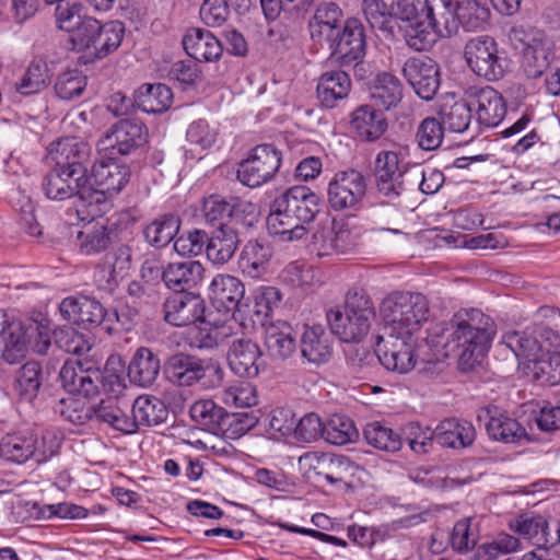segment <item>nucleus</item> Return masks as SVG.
Listing matches in <instances>:
<instances>
[{"mask_svg":"<svg viewBox=\"0 0 560 560\" xmlns=\"http://www.w3.org/2000/svg\"><path fill=\"white\" fill-rule=\"evenodd\" d=\"M113 235L114 229L101 222L86 224L78 232V249L83 255L100 254L112 244Z\"/></svg>","mask_w":560,"mask_h":560,"instance_id":"46","label":"nucleus"},{"mask_svg":"<svg viewBox=\"0 0 560 560\" xmlns=\"http://www.w3.org/2000/svg\"><path fill=\"white\" fill-rule=\"evenodd\" d=\"M402 91L400 80L389 72H378L369 88L373 105L382 110L396 107L402 98Z\"/></svg>","mask_w":560,"mask_h":560,"instance_id":"38","label":"nucleus"},{"mask_svg":"<svg viewBox=\"0 0 560 560\" xmlns=\"http://www.w3.org/2000/svg\"><path fill=\"white\" fill-rule=\"evenodd\" d=\"M42 385V369L38 362L28 361L19 371L15 380V389L19 395L32 401Z\"/></svg>","mask_w":560,"mask_h":560,"instance_id":"59","label":"nucleus"},{"mask_svg":"<svg viewBox=\"0 0 560 560\" xmlns=\"http://www.w3.org/2000/svg\"><path fill=\"white\" fill-rule=\"evenodd\" d=\"M351 129L360 140L373 142L387 130V119L381 108L374 105H361L351 114Z\"/></svg>","mask_w":560,"mask_h":560,"instance_id":"29","label":"nucleus"},{"mask_svg":"<svg viewBox=\"0 0 560 560\" xmlns=\"http://www.w3.org/2000/svg\"><path fill=\"white\" fill-rule=\"evenodd\" d=\"M407 163L401 150H382L374 161L375 188L377 194L394 202L406 190Z\"/></svg>","mask_w":560,"mask_h":560,"instance_id":"7","label":"nucleus"},{"mask_svg":"<svg viewBox=\"0 0 560 560\" xmlns=\"http://www.w3.org/2000/svg\"><path fill=\"white\" fill-rule=\"evenodd\" d=\"M180 220L175 214H163L153 220L143 231L145 241L154 247L166 246L177 234Z\"/></svg>","mask_w":560,"mask_h":560,"instance_id":"52","label":"nucleus"},{"mask_svg":"<svg viewBox=\"0 0 560 560\" xmlns=\"http://www.w3.org/2000/svg\"><path fill=\"white\" fill-rule=\"evenodd\" d=\"M59 377L68 393L84 397L96 395L103 383L101 370L90 362L80 360L66 361L59 372Z\"/></svg>","mask_w":560,"mask_h":560,"instance_id":"16","label":"nucleus"},{"mask_svg":"<svg viewBox=\"0 0 560 560\" xmlns=\"http://www.w3.org/2000/svg\"><path fill=\"white\" fill-rule=\"evenodd\" d=\"M471 106L469 101L455 102L451 106L443 105L440 110L441 122L444 129L452 132H464L468 129L471 121Z\"/></svg>","mask_w":560,"mask_h":560,"instance_id":"58","label":"nucleus"},{"mask_svg":"<svg viewBox=\"0 0 560 560\" xmlns=\"http://www.w3.org/2000/svg\"><path fill=\"white\" fill-rule=\"evenodd\" d=\"M351 90V80L345 71H328L320 75L317 83V97L326 108H334L348 97Z\"/></svg>","mask_w":560,"mask_h":560,"instance_id":"41","label":"nucleus"},{"mask_svg":"<svg viewBox=\"0 0 560 560\" xmlns=\"http://www.w3.org/2000/svg\"><path fill=\"white\" fill-rule=\"evenodd\" d=\"M11 323H16L20 326L18 338L12 339V342L5 341L2 349V359L9 364H18L26 357L28 350L44 355L47 353L51 346L50 329L48 326L30 320L23 324L20 320L11 319Z\"/></svg>","mask_w":560,"mask_h":560,"instance_id":"9","label":"nucleus"},{"mask_svg":"<svg viewBox=\"0 0 560 560\" xmlns=\"http://www.w3.org/2000/svg\"><path fill=\"white\" fill-rule=\"evenodd\" d=\"M244 294V284L234 276L218 275L210 284V298L219 311L232 313L243 300Z\"/></svg>","mask_w":560,"mask_h":560,"instance_id":"34","label":"nucleus"},{"mask_svg":"<svg viewBox=\"0 0 560 560\" xmlns=\"http://www.w3.org/2000/svg\"><path fill=\"white\" fill-rule=\"evenodd\" d=\"M185 51L197 61H214L222 55L221 42L209 31L190 28L183 38Z\"/></svg>","mask_w":560,"mask_h":560,"instance_id":"35","label":"nucleus"},{"mask_svg":"<svg viewBox=\"0 0 560 560\" xmlns=\"http://www.w3.org/2000/svg\"><path fill=\"white\" fill-rule=\"evenodd\" d=\"M359 432L353 421L343 415H334L324 423L323 439L334 445L354 442Z\"/></svg>","mask_w":560,"mask_h":560,"instance_id":"55","label":"nucleus"},{"mask_svg":"<svg viewBox=\"0 0 560 560\" xmlns=\"http://www.w3.org/2000/svg\"><path fill=\"white\" fill-rule=\"evenodd\" d=\"M493 336L490 317L477 308L460 310L443 330L445 354L457 357L463 370H471L488 351Z\"/></svg>","mask_w":560,"mask_h":560,"instance_id":"1","label":"nucleus"},{"mask_svg":"<svg viewBox=\"0 0 560 560\" xmlns=\"http://www.w3.org/2000/svg\"><path fill=\"white\" fill-rule=\"evenodd\" d=\"M511 527L537 546L553 547L560 542L559 524L557 522L550 524L541 515H521L511 524Z\"/></svg>","mask_w":560,"mask_h":560,"instance_id":"26","label":"nucleus"},{"mask_svg":"<svg viewBox=\"0 0 560 560\" xmlns=\"http://www.w3.org/2000/svg\"><path fill=\"white\" fill-rule=\"evenodd\" d=\"M341 15V10L335 3L319 5L308 22L311 38L318 44L326 42L329 45L339 35Z\"/></svg>","mask_w":560,"mask_h":560,"instance_id":"32","label":"nucleus"},{"mask_svg":"<svg viewBox=\"0 0 560 560\" xmlns=\"http://www.w3.org/2000/svg\"><path fill=\"white\" fill-rule=\"evenodd\" d=\"M555 331L542 324H534L524 331H508L502 336V345L509 348L516 358L525 359L532 364L545 352V342Z\"/></svg>","mask_w":560,"mask_h":560,"instance_id":"14","label":"nucleus"},{"mask_svg":"<svg viewBox=\"0 0 560 560\" xmlns=\"http://www.w3.org/2000/svg\"><path fill=\"white\" fill-rule=\"evenodd\" d=\"M478 539V523L471 517H466L459 520L454 525L453 530L448 537V542L454 551L468 552L475 548Z\"/></svg>","mask_w":560,"mask_h":560,"instance_id":"56","label":"nucleus"},{"mask_svg":"<svg viewBox=\"0 0 560 560\" xmlns=\"http://www.w3.org/2000/svg\"><path fill=\"white\" fill-rule=\"evenodd\" d=\"M476 430L468 421L454 418L441 421L435 428V442L441 446L464 448L472 444Z\"/></svg>","mask_w":560,"mask_h":560,"instance_id":"43","label":"nucleus"},{"mask_svg":"<svg viewBox=\"0 0 560 560\" xmlns=\"http://www.w3.org/2000/svg\"><path fill=\"white\" fill-rule=\"evenodd\" d=\"M478 419L487 420L486 430L494 441L515 443L526 435L525 429L515 419L500 412L497 407L481 410Z\"/></svg>","mask_w":560,"mask_h":560,"instance_id":"31","label":"nucleus"},{"mask_svg":"<svg viewBox=\"0 0 560 560\" xmlns=\"http://www.w3.org/2000/svg\"><path fill=\"white\" fill-rule=\"evenodd\" d=\"M189 413L196 423L207 428L213 433L228 430V412L213 400L201 399L196 401L190 407Z\"/></svg>","mask_w":560,"mask_h":560,"instance_id":"48","label":"nucleus"},{"mask_svg":"<svg viewBox=\"0 0 560 560\" xmlns=\"http://www.w3.org/2000/svg\"><path fill=\"white\" fill-rule=\"evenodd\" d=\"M272 253L269 244L257 240L248 241L240 255V269L245 276L258 279L267 272Z\"/></svg>","mask_w":560,"mask_h":560,"instance_id":"42","label":"nucleus"},{"mask_svg":"<svg viewBox=\"0 0 560 560\" xmlns=\"http://www.w3.org/2000/svg\"><path fill=\"white\" fill-rule=\"evenodd\" d=\"M138 107L148 114H159L167 110L173 102L171 89L163 84H144L137 93Z\"/></svg>","mask_w":560,"mask_h":560,"instance_id":"49","label":"nucleus"},{"mask_svg":"<svg viewBox=\"0 0 560 560\" xmlns=\"http://www.w3.org/2000/svg\"><path fill=\"white\" fill-rule=\"evenodd\" d=\"M205 278V268L198 260L171 262L165 267L164 283L176 293H186L199 285Z\"/></svg>","mask_w":560,"mask_h":560,"instance_id":"30","label":"nucleus"},{"mask_svg":"<svg viewBox=\"0 0 560 560\" xmlns=\"http://www.w3.org/2000/svg\"><path fill=\"white\" fill-rule=\"evenodd\" d=\"M205 302L192 292L175 293L163 305L164 319L176 327L205 322Z\"/></svg>","mask_w":560,"mask_h":560,"instance_id":"20","label":"nucleus"},{"mask_svg":"<svg viewBox=\"0 0 560 560\" xmlns=\"http://www.w3.org/2000/svg\"><path fill=\"white\" fill-rule=\"evenodd\" d=\"M375 318L370 298L357 291L346 295L342 306L326 311V320L332 335L343 342H361L370 332Z\"/></svg>","mask_w":560,"mask_h":560,"instance_id":"3","label":"nucleus"},{"mask_svg":"<svg viewBox=\"0 0 560 560\" xmlns=\"http://www.w3.org/2000/svg\"><path fill=\"white\" fill-rule=\"evenodd\" d=\"M275 201L303 224L310 223L320 210V199L306 186H293Z\"/></svg>","mask_w":560,"mask_h":560,"instance_id":"25","label":"nucleus"},{"mask_svg":"<svg viewBox=\"0 0 560 560\" xmlns=\"http://www.w3.org/2000/svg\"><path fill=\"white\" fill-rule=\"evenodd\" d=\"M282 208L278 206L277 201H273L266 220L269 234L281 242L301 240L306 234L305 225Z\"/></svg>","mask_w":560,"mask_h":560,"instance_id":"40","label":"nucleus"},{"mask_svg":"<svg viewBox=\"0 0 560 560\" xmlns=\"http://www.w3.org/2000/svg\"><path fill=\"white\" fill-rule=\"evenodd\" d=\"M465 58L469 68L488 81L503 78L508 61L500 51L494 38L482 35L469 39L465 45Z\"/></svg>","mask_w":560,"mask_h":560,"instance_id":"8","label":"nucleus"},{"mask_svg":"<svg viewBox=\"0 0 560 560\" xmlns=\"http://www.w3.org/2000/svg\"><path fill=\"white\" fill-rule=\"evenodd\" d=\"M92 148L78 138L67 137L52 143L47 160L69 171H81L79 176H86L91 162Z\"/></svg>","mask_w":560,"mask_h":560,"instance_id":"19","label":"nucleus"},{"mask_svg":"<svg viewBox=\"0 0 560 560\" xmlns=\"http://www.w3.org/2000/svg\"><path fill=\"white\" fill-rule=\"evenodd\" d=\"M331 57L342 67L357 66L365 55V36L358 19L346 21L342 32L328 45Z\"/></svg>","mask_w":560,"mask_h":560,"instance_id":"15","label":"nucleus"},{"mask_svg":"<svg viewBox=\"0 0 560 560\" xmlns=\"http://www.w3.org/2000/svg\"><path fill=\"white\" fill-rule=\"evenodd\" d=\"M490 11L486 2L481 0H456L452 4L451 33L460 24L466 31L482 30L488 23Z\"/></svg>","mask_w":560,"mask_h":560,"instance_id":"39","label":"nucleus"},{"mask_svg":"<svg viewBox=\"0 0 560 560\" xmlns=\"http://www.w3.org/2000/svg\"><path fill=\"white\" fill-rule=\"evenodd\" d=\"M131 413L129 420L133 422L132 433H135L141 425L154 427L164 423L170 412L162 399L151 395H140L132 404Z\"/></svg>","mask_w":560,"mask_h":560,"instance_id":"37","label":"nucleus"},{"mask_svg":"<svg viewBox=\"0 0 560 560\" xmlns=\"http://www.w3.org/2000/svg\"><path fill=\"white\" fill-rule=\"evenodd\" d=\"M74 197L79 199V203H77L78 212H85L86 215L94 218L104 212L107 206V199L110 196L108 192H105V190L91 183L88 176H85L80 191H78Z\"/></svg>","mask_w":560,"mask_h":560,"instance_id":"54","label":"nucleus"},{"mask_svg":"<svg viewBox=\"0 0 560 560\" xmlns=\"http://www.w3.org/2000/svg\"><path fill=\"white\" fill-rule=\"evenodd\" d=\"M366 189V177L360 171H338L328 182V206L334 211L354 214L363 208Z\"/></svg>","mask_w":560,"mask_h":560,"instance_id":"6","label":"nucleus"},{"mask_svg":"<svg viewBox=\"0 0 560 560\" xmlns=\"http://www.w3.org/2000/svg\"><path fill=\"white\" fill-rule=\"evenodd\" d=\"M401 74L424 101H431L440 88L438 63L425 56L408 58L401 69Z\"/></svg>","mask_w":560,"mask_h":560,"instance_id":"17","label":"nucleus"},{"mask_svg":"<svg viewBox=\"0 0 560 560\" xmlns=\"http://www.w3.org/2000/svg\"><path fill=\"white\" fill-rule=\"evenodd\" d=\"M147 142V127L138 119H121L100 141L112 154L128 155Z\"/></svg>","mask_w":560,"mask_h":560,"instance_id":"18","label":"nucleus"},{"mask_svg":"<svg viewBox=\"0 0 560 560\" xmlns=\"http://www.w3.org/2000/svg\"><path fill=\"white\" fill-rule=\"evenodd\" d=\"M86 86V77L78 69L60 73L55 82V94L65 101H71L82 95Z\"/></svg>","mask_w":560,"mask_h":560,"instance_id":"62","label":"nucleus"},{"mask_svg":"<svg viewBox=\"0 0 560 560\" xmlns=\"http://www.w3.org/2000/svg\"><path fill=\"white\" fill-rule=\"evenodd\" d=\"M416 340L396 334L377 336L376 359L390 372L409 373L416 365Z\"/></svg>","mask_w":560,"mask_h":560,"instance_id":"12","label":"nucleus"},{"mask_svg":"<svg viewBox=\"0 0 560 560\" xmlns=\"http://www.w3.org/2000/svg\"><path fill=\"white\" fill-rule=\"evenodd\" d=\"M56 411L68 422L74 425H83L93 422V402L79 398H62L59 400Z\"/></svg>","mask_w":560,"mask_h":560,"instance_id":"60","label":"nucleus"},{"mask_svg":"<svg viewBox=\"0 0 560 560\" xmlns=\"http://www.w3.org/2000/svg\"><path fill=\"white\" fill-rule=\"evenodd\" d=\"M240 233L231 223H220L210 235L207 234L205 253L207 259L215 265L223 266L229 262L240 246Z\"/></svg>","mask_w":560,"mask_h":560,"instance_id":"24","label":"nucleus"},{"mask_svg":"<svg viewBox=\"0 0 560 560\" xmlns=\"http://www.w3.org/2000/svg\"><path fill=\"white\" fill-rule=\"evenodd\" d=\"M79 173H81L80 170L69 171L52 163L42 182L45 196L51 200H66L74 197L85 180V176H79Z\"/></svg>","mask_w":560,"mask_h":560,"instance_id":"28","label":"nucleus"},{"mask_svg":"<svg viewBox=\"0 0 560 560\" xmlns=\"http://www.w3.org/2000/svg\"><path fill=\"white\" fill-rule=\"evenodd\" d=\"M301 353L314 364L326 363L332 353V339L319 325L307 326L301 337Z\"/></svg>","mask_w":560,"mask_h":560,"instance_id":"36","label":"nucleus"},{"mask_svg":"<svg viewBox=\"0 0 560 560\" xmlns=\"http://www.w3.org/2000/svg\"><path fill=\"white\" fill-rule=\"evenodd\" d=\"M261 351L259 346L249 338L241 336L231 341L228 351V362L240 377H256L260 370Z\"/></svg>","mask_w":560,"mask_h":560,"instance_id":"23","label":"nucleus"},{"mask_svg":"<svg viewBox=\"0 0 560 560\" xmlns=\"http://www.w3.org/2000/svg\"><path fill=\"white\" fill-rule=\"evenodd\" d=\"M62 436L54 429H46L38 436L31 429L9 432L0 441V455L8 462L23 464L30 459L42 464L58 454Z\"/></svg>","mask_w":560,"mask_h":560,"instance_id":"4","label":"nucleus"},{"mask_svg":"<svg viewBox=\"0 0 560 560\" xmlns=\"http://www.w3.org/2000/svg\"><path fill=\"white\" fill-rule=\"evenodd\" d=\"M362 10L365 20L374 30L393 33L390 7L384 0H363Z\"/></svg>","mask_w":560,"mask_h":560,"instance_id":"63","label":"nucleus"},{"mask_svg":"<svg viewBox=\"0 0 560 560\" xmlns=\"http://www.w3.org/2000/svg\"><path fill=\"white\" fill-rule=\"evenodd\" d=\"M129 167L114 158L96 160L91 168L89 180L113 196L129 182Z\"/></svg>","mask_w":560,"mask_h":560,"instance_id":"27","label":"nucleus"},{"mask_svg":"<svg viewBox=\"0 0 560 560\" xmlns=\"http://www.w3.org/2000/svg\"><path fill=\"white\" fill-rule=\"evenodd\" d=\"M452 0H425V13L410 24L401 25L406 44L417 50H429L441 37L451 35Z\"/></svg>","mask_w":560,"mask_h":560,"instance_id":"5","label":"nucleus"},{"mask_svg":"<svg viewBox=\"0 0 560 560\" xmlns=\"http://www.w3.org/2000/svg\"><path fill=\"white\" fill-rule=\"evenodd\" d=\"M59 311L68 322L88 325L90 328L101 327L105 330L107 310L94 298L68 296L61 301Z\"/></svg>","mask_w":560,"mask_h":560,"instance_id":"21","label":"nucleus"},{"mask_svg":"<svg viewBox=\"0 0 560 560\" xmlns=\"http://www.w3.org/2000/svg\"><path fill=\"white\" fill-rule=\"evenodd\" d=\"M444 127L435 117L424 118L418 126L416 140L418 145L425 151H432L441 147L444 138Z\"/></svg>","mask_w":560,"mask_h":560,"instance_id":"64","label":"nucleus"},{"mask_svg":"<svg viewBox=\"0 0 560 560\" xmlns=\"http://www.w3.org/2000/svg\"><path fill=\"white\" fill-rule=\"evenodd\" d=\"M281 165V153L272 144L255 147L238 164V180L250 188L259 187L275 177Z\"/></svg>","mask_w":560,"mask_h":560,"instance_id":"11","label":"nucleus"},{"mask_svg":"<svg viewBox=\"0 0 560 560\" xmlns=\"http://www.w3.org/2000/svg\"><path fill=\"white\" fill-rule=\"evenodd\" d=\"M221 401L235 408H249L257 404V390L248 382H236L220 393Z\"/></svg>","mask_w":560,"mask_h":560,"instance_id":"61","label":"nucleus"},{"mask_svg":"<svg viewBox=\"0 0 560 560\" xmlns=\"http://www.w3.org/2000/svg\"><path fill=\"white\" fill-rule=\"evenodd\" d=\"M385 334L413 338L430 316L429 302L421 293L393 292L381 304Z\"/></svg>","mask_w":560,"mask_h":560,"instance_id":"2","label":"nucleus"},{"mask_svg":"<svg viewBox=\"0 0 560 560\" xmlns=\"http://www.w3.org/2000/svg\"><path fill=\"white\" fill-rule=\"evenodd\" d=\"M124 33V24L119 21L102 24L88 52L96 59L105 58L120 46Z\"/></svg>","mask_w":560,"mask_h":560,"instance_id":"50","label":"nucleus"},{"mask_svg":"<svg viewBox=\"0 0 560 560\" xmlns=\"http://www.w3.org/2000/svg\"><path fill=\"white\" fill-rule=\"evenodd\" d=\"M550 58L548 48L541 36H535L524 43L522 54V68L528 79H538L549 69Z\"/></svg>","mask_w":560,"mask_h":560,"instance_id":"47","label":"nucleus"},{"mask_svg":"<svg viewBox=\"0 0 560 560\" xmlns=\"http://www.w3.org/2000/svg\"><path fill=\"white\" fill-rule=\"evenodd\" d=\"M468 100L478 124L486 128L497 127L506 114L504 98L492 86L470 91Z\"/></svg>","mask_w":560,"mask_h":560,"instance_id":"22","label":"nucleus"},{"mask_svg":"<svg viewBox=\"0 0 560 560\" xmlns=\"http://www.w3.org/2000/svg\"><path fill=\"white\" fill-rule=\"evenodd\" d=\"M164 372L167 378L178 386H191L208 375L222 382L224 375L218 363L183 352L175 353L167 359Z\"/></svg>","mask_w":560,"mask_h":560,"instance_id":"10","label":"nucleus"},{"mask_svg":"<svg viewBox=\"0 0 560 560\" xmlns=\"http://www.w3.org/2000/svg\"><path fill=\"white\" fill-rule=\"evenodd\" d=\"M50 70L42 58H35L28 65L24 75L15 83V90L21 95H32L44 90L50 80Z\"/></svg>","mask_w":560,"mask_h":560,"instance_id":"51","label":"nucleus"},{"mask_svg":"<svg viewBox=\"0 0 560 560\" xmlns=\"http://www.w3.org/2000/svg\"><path fill=\"white\" fill-rule=\"evenodd\" d=\"M527 369L534 378L542 385L555 386L560 384V353H541Z\"/></svg>","mask_w":560,"mask_h":560,"instance_id":"57","label":"nucleus"},{"mask_svg":"<svg viewBox=\"0 0 560 560\" xmlns=\"http://www.w3.org/2000/svg\"><path fill=\"white\" fill-rule=\"evenodd\" d=\"M265 345L270 357L276 360H287L296 350L293 328L287 322L271 323L266 327Z\"/></svg>","mask_w":560,"mask_h":560,"instance_id":"45","label":"nucleus"},{"mask_svg":"<svg viewBox=\"0 0 560 560\" xmlns=\"http://www.w3.org/2000/svg\"><path fill=\"white\" fill-rule=\"evenodd\" d=\"M161 370L159 355L150 348H138L128 365L129 381L139 387H149L155 383Z\"/></svg>","mask_w":560,"mask_h":560,"instance_id":"33","label":"nucleus"},{"mask_svg":"<svg viewBox=\"0 0 560 560\" xmlns=\"http://www.w3.org/2000/svg\"><path fill=\"white\" fill-rule=\"evenodd\" d=\"M300 460L308 465V471L314 474L317 481L326 480L331 485H349L360 470L359 465L349 457L331 453H307Z\"/></svg>","mask_w":560,"mask_h":560,"instance_id":"13","label":"nucleus"},{"mask_svg":"<svg viewBox=\"0 0 560 560\" xmlns=\"http://www.w3.org/2000/svg\"><path fill=\"white\" fill-rule=\"evenodd\" d=\"M93 422L106 423L125 434H132L133 422L129 420L127 406L122 407L116 397H107L93 402Z\"/></svg>","mask_w":560,"mask_h":560,"instance_id":"44","label":"nucleus"},{"mask_svg":"<svg viewBox=\"0 0 560 560\" xmlns=\"http://www.w3.org/2000/svg\"><path fill=\"white\" fill-rule=\"evenodd\" d=\"M363 435L369 445L383 452L395 453L401 447L400 435L378 421L368 423Z\"/></svg>","mask_w":560,"mask_h":560,"instance_id":"53","label":"nucleus"}]
</instances>
